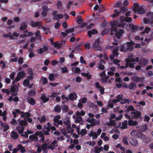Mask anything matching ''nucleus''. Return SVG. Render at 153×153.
I'll return each instance as SVG.
<instances>
[{
  "label": "nucleus",
  "instance_id": "obj_12",
  "mask_svg": "<svg viewBox=\"0 0 153 153\" xmlns=\"http://www.w3.org/2000/svg\"><path fill=\"white\" fill-rule=\"evenodd\" d=\"M100 44V39H99L98 38L95 41L92 47L96 50L100 51L101 50L102 48L99 46Z\"/></svg>",
  "mask_w": 153,
  "mask_h": 153
},
{
  "label": "nucleus",
  "instance_id": "obj_51",
  "mask_svg": "<svg viewBox=\"0 0 153 153\" xmlns=\"http://www.w3.org/2000/svg\"><path fill=\"white\" fill-rule=\"evenodd\" d=\"M129 27L130 28L134 31L137 30L138 29V27L137 26L134 25L132 23L129 25Z\"/></svg>",
  "mask_w": 153,
  "mask_h": 153
},
{
  "label": "nucleus",
  "instance_id": "obj_5",
  "mask_svg": "<svg viewBox=\"0 0 153 153\" xmlns=\"http://www.w3.org/2000/svg\"><path fill=\"white\" fill-rule=\"evenodd\" d=\"M27 125V123L26 120H22L20 121L19 125L16 128V130L19 134H22L24 133L25 126H26Z\"/></svg>",
  "mask_w": 153,
  "mask_h": 153
},
{
  "label": "nucleus",
  "instance_id": "obj_53",
  "mask_svg": "<svg viewBox=\"0 0 153 153\" xmlns=\"http://www.w3.org/2000/svg\"><path fill=\"white\" fill-rule=\"evenodd\" d=\"M41 99L44 102H47L49 100L48 98L46 97L43 94H42V95L41 97Z\"/></svg>",
  "mask_w": 153,
  "mask_h": 153
},
{
  "label": "nucleus",
  "instance_id": "obj_13",
  "mask_svg": "<svg viewBox=\"0 0 153 153\" xmlns=\"http://www.w3.org/2000/svg\"><path fill=\"white\" fill-rule=\"evenodd\" d=\"M87 121L90 124L91 126H94L96 125L99 124L100 123L99 120L97 121L94 118H88L87 120Z\"/></svg>",
  "mask_w": 153,
  "mask_h": 153
},
{
  "label": "nucleus",
  "instance_id": "obj_37",
  "mask_svg": "<svg viewBox=\"0 0 153 153\" xmlns=\"http://www.w3.org/2000/svg\"><path fill=\"white\" fill-rule=\"evenodd\" d=\"M52 44L54 45V46L56 47L57 48L59 49L61 47V45H62L63 43L64 42H61L60 43H58L57 42H56L54 43H53L51 42Z\"/></svg>",
  "mask_w": 153,
  "mask_h": 153
},
{
  "label": "nucleus",
  "instance_id": "obj_1",
  "mask_svg": "<svg viewBox=\"0 0 153 153\" xmlns=\"http://www.w3.org/2000/svg\"><path fill=\"white\" fill-rule=\"evenodd\" d=\"M111 25L112 27L111 35H113L114 33L116 32V35L118 39H120L121 35L124 33V30L119 28L118 22L116 21H114L112 22L111 23Z\"/></svg>",
  "mask_w": 153,
  "mask_h": 153
},
{
  "label": "nucleus",
  "instance_id": "obj_58",
  "mask_svg": "<svg viewBox=\"0 0 153 153\" xmlns=\"http://www.w3.org/2000/svg\"><path fill=\"white\" fill-rule=\"evenodd\" d=\"M60 119V117L59 115H57L55 116L53 119V121L54 123H56L58 122Z\"/></svg>",
  "mask_w": 153,
  "mask_h": 153
},
{
  "label": "nucleus",
  "instance_id": "obj_60",
  "mask_svg": "<svg viewBox=\"0 0 153 153\" xmlns=\"http://www.w3.org/2000/svg\"><path fill=\"white\" fill-rule=\"evenodd\" d=\"M62 134L64 135V136H65V137L68 138H71V136H72V137H73V134H70V135L68 134H67V133L65 132H62Z\"/></svg>",
  "mask_w": 153,
  "mask_h": 153
},
{
  "label": "nucleus",
  "instance_id": "obj_49",
  "mask_svg": "<svg viewBox=\"0 0 153 153\" xmlns=\"http://www.w3.org/2000/svg\"><path fill=\"white\" fill-rule=\"evenodd\" d=\"M72 69V71L74 73H79L80 71L79 68L77 67H73Z\"/></svg>",
  "mask_w": 153,
  "mask_h": 153
},
{
  "label": "nucleus",
  "instance_id": "obj_15",
  "mask_svg": "<svg viewBox=\"0 0 153 153\" xmlns=\"http://www.w3.org/2000/svg\"><path fill=\"white\" fill-rule=\"evenodd\" d=\"M95 85L96 86V87L98 89H99V91L100 92V94L102 95L104 93V88L102 87L101 86L99 83L98 82H96L95 83Z\"/></svg>",
  "mask_w": 153,
  "mask_h": 153
},
{
  "label": "nucleus",
  "instance_id": "obj_2",
  "mask_svg": "<svg viewBox=\"0 0 153 153\" xmlns=\"http://www.w3.org/2000/svg\"><path fill=\"white\" fill-rule=\"evenodd\" d=\"M117 99L111 100V101L113 102L114 103H116L120 102L121 104H129L132 102L131 100L125 98L123 99V95L122 94H120L117 96Z\"/></svg>",
  "mask_w": 153,
  "mask_h": 153
},
{
  "label": "nucleus",
  "instance_id": "obj_30",
  "mask_svg": "<svg viewBox=\"0 0 153 153\" xmlns=\"http://www.w3.org/2000/svg\"><path fill=\"white\" fill-rule=\"evenodd\" d=\"M88 134L90 137H92V139H94L98 137V134L96 132H94L92 131H91L90 133H88Z\"/></svg>",
  "mask_w": 153,
  "mask_h": 153
},
{
  "label": "nucleus",
  "instance_id": "obj_63",
  "mask_svg": "<svg viewBox=\"0 0 153 153\" xmlns=\"http://www.w3.org/2000/svg\"><path fill=\"white\" fill-rule=\"evenodd\" d=\"M87 144H88L90 146H93L95 144V142L94 141H87L86 143Z\"/></svg>",
  "mask_w": 153,
  "mask_h": 153
},
{
  "label": "nucleus",
  "instance_id": "obj_36",
  "mask_svg": "<svg viewBox=\"0 0 153 153\" xmlns=\"http://www.w3.org/2000/svg\"><path fill=\"white\" fill-rule=\"evenodd\" d=\"M11 135L13 139L17 138L19 136V134L14 130H13L11 132Z\"/></svg>",
  "mask_w": 153,
  "mask_h": 153
},
{
  "label": "nucleus",
  "instance_id": "obj_33",
  "mask_svg": "<svg viewBox=\"0 0 153 153\" xmlns=\"http://www.w3.org/2000/svg\"><path fill=\"white\" fill-rule=\"evenodd\" d=\"M97 31L96 29H93L91 30L88 31V34L89 37H91L92 34H95L97 33Z\"/></svg>",
  "mask_w": 153,
  "mask_h": 153
},
{
  "label": "nucleus",
  "instance_id": "obj_10",
  "mask_svg": "<svg viewBox=\"0 0 153 153\" xmlns=\"http://www.w3.org/2000/svg\"><path fill=\"white\" fill-rule=\"evenodd\" d=\"M126 11V8L125 7H122L120 9V11H119L117 9L114 10V14L111 15V17L112 18L116 17L120 14H123Z\"/></svg>",
  "mask_w": 153,
  "mask_h": 153
},
{
  "label": "nucleus",
  "instance_id": "obj_41",
  "mask_svg": "<svg viewBox=\"0 0 153 153\" xmlns=\"http://www.w3.org/2000/svg\"><path fill=\"white\" fill-rule=\"evenodd\" d=\"M27 23L26 22H24L21 24V26L19 27V29L24 30L27 28Z\"/></svg>",
  "mask_w": 153,
  "mask_h": 153
},
{
  "label": "nucleus",
  "instance_id": "obj_11",
  "mask_svg": "<svg viewBox=\"0 0 153 153\" xmlns=\"http://www.w3.org/2000/svg\"><path fill=\"white\" fill-rule=\"evenodd\" d=\"M141 114V113L140 112L135 110V111L131 113V118L137 119L138 118H140Z\"/></svg>",
  "mask_w": 153,
  "mask_h": 153
},
{
  "label": "nucleus",
  "instance_id": "obj_25",
  "mask_svg": "<svg viewBox=\"0 0 153 153\" xmlns=\"http://www.w3.org/2000/svg\"><path fill=\"white\" fill-rule=\"evenodd\" d=\"M137 137L142 139L143 140L145 143H147L148 141L147 140V138L146 137V136L144 135H143L141 132L138 133Z\"/></svg>",
  "mask_w": 153,
  "mask_h": 153
},
{
  "label": "nucleus",
  "instance_id": "obj_42",
  "mask_svg": "<svg viewBox=\"0 0 153 153\" xmlns=\"http://www.w3.org/2000/svg\"><path fill=\"white\" fill-rule=\"evenodd\" d=\"M17 149L18 150H20L22 153H24L25 152V150L24 147L22 146L21 144L18 145L17 146Z\"/></svg>",
  "mask_w": 153,
  "mask_h": 153
},
{
  "label": "nucleus",
  "instance_id": "obj_59",
  "mask_svg": "<svg viewBox=\"0 0 153 153\" xmlns=\"http://www.w3.org/2000/svg\"><path fill=\"white\" fill-rule=\"evenodd\" d=\"M67 130L68 132L69 133H72L74 132V130L71 127L70 125L68 126L67 127Z\"/></svg>",
  "mask_w": 153,
  "mask_h": 153
},
{
  "label": "nucleus",
  "instance_id": "obj_6",
  "mask_svg": "<svg viewBox=\"0 0 153 153\" xmlns=\"http://www.w3.org/2000/svg\"><path fill=\"white\" fill-rule=\"evenodd\" d=\"M147 18L144 19V22L146 24H150L153 26V13H149L147 14Z\"/></svg>",
  "mask_w": 153,
  "mask_h": 153
},
{
  "label": "nucleus",
  "instance_id": "obj_18",
  "mask_svg": "<svg viewBox=\"0 0 153 153\" xmlns=\"http://www.w3.org/2000/svg\"><path fill=\"white\" fill-rule=\"evenodd\" d=\"M42 148L43 149H50L52 150H53L55 148L51 145L48 144L46 143H44L42 145Z\"/></svg>",
  "mask_w": 153,
  "mask_h": 153
},
{
  "label": "nucleus",
  "instance_id": "obj_47",
  "mask_svg": "<svg viewBox=\"0 0 153 153\" xmlns=\"http://www.w3.org/2000/svg\"><path fill=\"white\" fill-rule=\"evenodd\" d=\"M107 125L111 127L115 126L116 125V121L115 120H110V122L107 123Z\"/></svg>",
  "mask_w": 153,
  "mask_h": 153
},
{
  "label": "nucleus",
  "instance_id": "obj_29",
  "mask_svg": "<svg viewBox=\"0 0 153 153\" xmlns=\"http://www.w3.org/2000/svg\"><path fill=\"white\" fill-rule=\"evenodd\" d=\"M126 109V111L127 113L129 111H135L134 108L132 105H130L129 106H126L125 107Z\"/></svg>",
  "mask_w": 153,
  "mask_h": 153
},
{
  "label": "nucleus",
  "instance_id": "obj_64",
  "mask_svg": "<svg viewBox=\"0 0 153 153\" xmlns=\"http://www.w3.org/2000/svg\"><path fill=\"white\" fill-rule=\"evenodd\" d=\"M79 101V102L81 101L82 103L84 104L87 101V99L86 97H85L83 98H81Z\"/></svg>",
  "mask_w": 153,
  "mask_h": 153
},
{
  "label": "nucleus",
  "instance_id": "obj_35",
  "mask_svg": "<svg viewBox=\"0 0 153 153\" xmlns=\"http://www.w3.org/2000/svg\"><path fill=\"white\" fill-rule=\"evenodd\" d=\"M130 144L133 146H135L138 144V141L135 139H131L130 141Z\"/></svg>",
  "mask_w": 153,
  "mask_h": 153
},
{
  "label": "nucleus",
  "instance_id": "obj_38",
  "mask_svg": "<svg viewBox=\"0 0 153 153\" xmlns=\"http://www.w3.org/2000/svg\"><path fill=\"white\" fill-rule=\"evenodd\" d=\"M75 123H78L80 124H82L83 123L82 118L81 116L77 117L75 121Z\"/></svg>",
  "mask_w": 153,
  "mask_h": 153
},
{
  "label": "nucleus",
  "instance_id": "obj_40",
  "mask_svg": "<svg viewBox=\"0 0 153 153\" xmlns=\"http://www.w3.org/2000/svg\"><path fill=\"white\" fill-rule=\"evenodd\" d=\"M147 129V126L146 125H144L139 127L138 130L140 132L146 131Z\"/></svg>",
  "mask_w": 153,
  "mask_h": 153
},
{
  "label": "nucleus",
  "instance_id": "obj_34",
  "mask_svg": "<svg viewBox=\"0 0 153 153\" xmlns=\"http://www.w3.org/2000/svg\"><path fill=\"white\" fill-rule=\"evenodd\" d=\"M126 88H128L130 90H135L136 88V85L134 83H131L128 86H126Z\"/></svg>",
  "mask_w": 153,
  "mask_h": 153
},
{
  "label": "nucleus",
  "instance_id": "obj_31",
  "mask_svg": "<svg viewBox=\"0 0 153 153\" xmlns=\"http://www.w3.org/2000/svg\"><path fill=\"white\" fill-rule=\"evenodd\" d=\"M32 33L31 32H27V31L26 30L23 34H22L20 35V38L22 37L24 38L26 36H32Z\"/></svg>",
  "mask_w": 153,
  "mask_h": 153
},
{
  "label": "nucleus",
  "instance_id": "obj_50",
  "mask_svg": "<svg viewBox=\"0 0 153 153\" xmlns=\"http://www.w3.org/2000/svg\"><path fill=\"white\" fill-rule=\"evenodd\" d=\"M122 139V141L124 144L127 145L128 144V137L126 136H123Z\"/></svg>",
  "mask_w": 153,
  "mask_h": 153
},
{
  "label": "nucleus",
  "instance_id": "obj_62",
  "mask_svg": "<svg viewBox=\"0 0 153 153\" xmlns=\"http://www.w3.org/2000/svg\"><path fill=\"white\" fill-rule=\"evenodd\" d=\"M62 109L63 111L67 112L68 111L69 108L66 105H64L62 107Z\"/></svg>",
  "mask_w": 153,
  "mask_h": 153
},
{
  "label": "nucleus",
  "instance_id": "obj_32",
  "mask_svg": "<svg viewBox=\"0 0 153 153\" xmlns=\"http://www.w3.org/2000/svg\"><path fill=\"white\" fill-rule=\"evenodd\" d=\"M47 49L48 48L46 46H44L42 48L38 49L37 51L38 53L41 54L43 52L46 51Z\"/></svg>",
  "mask_w": 153,
  "mask_h": 153
},
{
  "label": "nucleus",
  "instance_id": "obj_39",
  "mask_svg": "<svg viewBox=\"0 0 153 153\" xmlns=\"http://www.w3.org/2000/svg\"><path fill=\"white\" fill-rule=\"evenodd\" d=\"M0 125L4 128L3 131L5 132L9 128V126L7 124L1 123Z\"/></svg>",
  "mask_w": 153,
  "mask_h": 153
},
{
  "label": "nucleus",
  "instance_id": "obj_57",
  "mask_svg": "<svg viewBox=\"0 0 153 153\" xmlns=\"http://www.w3.org/2000/svg\"><path fill=\"white\" fill-rule=\"evenodd\" d=\"M27 101L28 103L31 105H33L35 104V100L32 98H30Z\"/></svg>",
  "mask_w": 153,
  "mask_h": 153
},
{
  "label": "nucleus",
  "instance_id": "obj_46",
  "mask_svg": "<svg viewBox=\"0 0 153 153\" xmlns=\"http://www.w3.org/2000/svg\"><path fill=\"white\" fill-rule=\"evenodd\" d=\"M128 124L130 126H133L136 125L137 123V122L136 121H134L130 119L128 121Z\"/></svg>",
  "mask_w": 153,
  "mask_h": 153
},
{
  "label": "nucleus",
  "instance_id": "obj_19",
  "mask_svg": "<svg viewBox=\"0 0 153 153\" xmlns=\"http://www.w3.org/2000/svg\"><path fill=\"white\" fill-rule=\"evenodd\" d=\"M132 79L134 82L137 83L138 82H143L144 78L143 77L140 78L137 76H134L132 77Z\"/></svg>",
  "mask_w": 153,
  "mask_h": 153
},
{
  "label": "nucleus",
  "instance_id": "obj_52",
  "mask_svg": "<svg viewBox=\"0 0 153 153\" xmlns=\"http://www.w3.org/2000/svg\"><path fill=\"white\" fill-rule=\"evenodd\" d=\"M150 28L149 27H146L144 30V31L141 33L140 35H142L145 34V33H147L150 31Z\"/></svg>",
  "mask_w": 153,
  "mask_h": 153
},
{
  "label": "nucleus",
  "instance_id": "obj_48",
  "mask_svg": "<svg viewBox=\"0 0 153 153\" xmlns=\"http://www.w3.org/2000/svg\"><path fill=\"white\" fill-rule=\"evenodd\" d=\"M128 121L127 120H125L122 123V126L121 127V128L123 129H124L127 127Z\"/></svg>",
  "mask_w": 153,
  "mask_h": 153
},
{
  "label": "nucleus",
  "instance_id": "obj_14",
  "mask_svg": "<svg viewBox=\"0 0 153 153\" xmlns=\"http://www.w3.org/2000/svg\"><path fill=\"white\" fill-rule=\"evenodd\" d=\"M25 73L22 71L19 72L17 75V76L16 78L14 80L13 83L17 81H19L20 80L21 78H23L25 76Z\"/></svg>",
  "mask_w": 153,
  "mask_h": 153
},
{
  "label": "nucleus",
  "instance_id": "obj_24",
  "mask_svg": "<svg viewBox=\"0 0 153 153\" xmlns=\"http://www.w3.org/2000/svg\"><path fill=\"white\" fill-rule=\"evenodd\" d=\"M68 98L71 100H75L77 98V95L75 92L70 94L68 96Z\"/></svg>",
  "mask_w": 153,
  "mask_h": 153
},
{
  "label": "nucleus",
  "instance_id": "obj_28",
  "mask_svg": "<svg viewBox=\"0 0 153 153\" xmlns=\"http://www.w3.org/2000/svg\"><path fill=\"white\" fill-rule=\"evenodd\" d=\"M76 129L77 133L79 135H81L82 136H84L87 133L86 131L84 129H82L80 131H79V127H77Z\"/></svg>",
  "mask_w": 153,
  "mask_h": 153
},
{
  "label": "nucleus",
  "instance_id": "obj_43",
  "mask_svg": "<svg viewBox=\"0 0 153 153\" xmlns=\"http://www.w3.org/2000/svg\"><path fill=\"white\" fill-rule=\"evenodd\" d=\"M37 120L40 123L44 122L46 121V118L45 116H43L41 117H39L37 118Z\"/></svg>",
  "mask_w": 153,
  "mask_h": 153
},
{
  "label": "nucleus",
  "instance_id": "obj_26",
  "mask_svg": "<svg viewBox=\"0 0 153 153\" xmlns=\"http://www.w3.org/2000/svg\"><path fill=\"white\" fill-rule=\"evenodd\" d=\"M33 26L34 27H39V28L43 29L44 30H47V28L45 27H44L42 26L41 25V23L40 22H35L33 25Z\"/></svg>",
  "mask_w": 153,
  "mask_h": 153
},
{
  "label": "nucleus",
  "instance_id": "obj_4",
  "mask_svg": "<svg viewBox=\"0 0 153 153\" xmlns=\"http://www.w3.org/2000/svg\"><path fill=\"white\" fill-rule=\"evenodd\" d=\"M135 43L132 42H127L122 45L120 46V50L122 51L127 52L128 50H131L133 49V46Z\"/></svg>",
  "mask_w": 153,
  "mask_h": 153
},
{
  "label": "nucleus",
  "instance_id": "obj_3",
  "mask_svg": "<svg viewBox=\"0 0 153 153\" xmlns=\"http://www.w3.org/2000/svg\"><path fill=\"white\" fill-rule=\"evenodd\" d=\"M43 135L41 132H37L35 133V134H32L30 136L29 138L32 139L34 141H38L39 140L41 142L44 141V138Z\"/></svg>",
  "mask_w": 153,
  "mask_h": 153
},
{
  "label": "nucleus",
  "instance_id": "obj_7",
  "mask_svg": "<svg viewBox=\"0 0 153 153\" xmlns=\"http://www.w3.org/2000/svg\"><path fill=\"white\" fill-rule=\"evenodd\" d=\"M134 11L139 14H142L144 13L145 10L141 6L139 5L137 3H136L134 4Z\"/></svg>",
  "mask_w": 153,
  "mask_h": 153
},
{
  "label": "nucleus",
  "instance_id": "obj_61",
  "mask_svg": "<svg viewBox=\"0 0 153 153\" xmlns=\"http://www.w3.org/2000/svg\"><path fill=\"white\" fill-rule=\"evenodd\" d=\"M57 8L59 10H61L62 8V4L61 2L58 1L57 4Z\"/></svg>",
  "mask_w": 153,
  "mask_h": 153
},
{
  "label": "nucleus",
  "instance_id": "obj_23",
  "mask_svg": "<svg viewBox=\"0 0 153 153\" xmlns=\"http://www.w3.org/2000/svg\"><path fill=\"white\" fill-rule=\"evenodd\" d=\"M126 62V65L125 66H122L120 67L121 69H123L124 68H126L128 66L131 68H133L134 65V63H130V62L128 61H127Z\"/></svg>",
  "mask_w": 153,
  "mask_h": 153
},
{
  "label": "nucleus",
  "instance_id": "obj_55",
  "mask_svg": "<svg viewBox=\"0 0 153 153\" xmlns=\"http://www.w3.org/2000/svg\"><path fill=\"white\" fill-rule=\"evenodd\" d=\"M10 91L12 92L17 93V86L14 85L12 86L10 88Z\"/></svg>",
  "mask_w": 153,
  "mask_h": 153
},
{
  "label": "nucleus",
  "instance_id": "obj_16",
  "mask_svg": "<svg viewBox=\"0 0 153 153\" xmlns=\"http://www.w3.org/2000/svg\"><path fill=\"white\" fill-rule=\"evenodd\" d=\"M95 85L96 86V87L98 89H99V91L100 92V94L102 95L104 93V88L102 87L101 86L99 83L98 82H96L95 83Z\"/></svg>",
  "mask_w": 153,
  "mask_h": 153
},
{
  "label": "nucleus",
  "instance_id": "obj_44",
  "mask_svg": "<svg viewBox=\"0 0 153 153\" xmlns=\"http://www.w3.org/2000/svg\"><path fill=\"white\" fill-rule=\"evenodd\" d=\"M64 124L67 126H68L70 124V120L68 117L64 118L63 120Z\"/></svg>",
  "mask_w": 153,
  "mask_h": 153
},
{
  "label": "nucleus",
  "instance_id": "obj_9",
  "mask_svg": "<svg viewBox=\"0 0 153 153\" xmlns=\"http://www.w3.org/2000/svg\"><path fill=\"white\" fill-rule=\"evenodd\" d=\"M128 58L125 60L126 62L127 61L130 62V63H134V65L135 64V62H138L139 61V58L138 57H134L131 53H129L128 55Z\"/></svg>",
  "mask_w": 153,
  "mask_h": 153
},
{
  "label": "nucleus",
  "instance_id": "obj_54",
  "mask_svg": "<svg viewBox=\"0 0 153 153\" xmlns=\"http://www.w3.org/2000/svg\"><path fill=\"white\" fill-rule=\"evenodd\" d=\"M49 79L51 81H53L55 79L54 75L53 74H50L48 76Z\"/></svg>",
  "mask_w": 153,
  "mask_h": 153
},
{
  "label": "nucleus",
  "instance_id": "obj_22",
  "mask_svg": "<svg viewBox=\"0 0 153 153\" xmlns=\"http://www.w3.org/2000/svg\"><path fill=\"white\" fill-rule=\"evenodd\" d=\"M52 14L54 16V19L56 20L61 19L63 17V15L60 14H58L56 11H54Z\"/></svg>",
  "mask_w": 153,
  "mask_h": 153
},
{
  "label": "nucleus",
  "instance_id": "obj_56",
  "mask_svg": "<svg viewBox=\"0 0 153 153\" xmlns=\"http://www.w3.org/2000/svg\"><path fill=\"white\" fill-rule=\"evenodd\" d=\"M139 132L135 130H133L131 132V134L132 136L137 137Z\"/></svg>",
  "mask_w": 153,
  "mask_h": 153
},
{
  "label": "nucleus",
  "instance_id": "obj_8",
  "mask_svg": "<svg viewBox=\"0 0 153 153\" xmlns=\"http://www.w3.org/2000/svg\"><path fill=\"white\" fill-rule=\"evenodd\" d=\"M19 34L16 32H14L12 34L11 33H8L7 34H4L3 36L5 38L9 37L10 39L14 40L16 39V37H18Z\"/></svg>",
  "mask_w": 153,
  "mask_h": 153
},
{
  "label": "nucleus",
  "instance_id": "obj_27",
  "mask_svg": "<svg viewBox=\"0 0 153 153\" xmlns=\"http://www.w3.org/2000/svg\"><path fill=\"white\" fill-rule=\"evenodd\" d=\"M118 54V50L115 49L113 51V54L110 56V58L111 60H113L114 57H116L117 56Z\"/></svg>",
  "mask_w": 153,
  "mask_h": 153
},
{
  "label": "nucleus",
  "instance_id": "obj_21",
  "mask_svg": "<svg viewBox=\"0 0 153 153\" xmlns=\"http://www.w3.org/2000/svg\"><path fill=\"white\" fill-rule=\"evenodd\" d=\"M138 62H139V64L142 66H145L148 63L147 59L143 58H141Z\"/></svg>",
  "mask_w": 153,
  "mask_h": 153
},
{
  "label": "nucleus",
  "instance_id": "obj_17",
  "mask_svg": "<svg viewBox=\"0 0 153 153\" xmlns=\"http://www.w3.org/2000/svg\"><path fill=\"white\" fill-rule=\"evenodd\" d=\"M95 85L96 86V87L98 89H99V91L100 92V94L102 95L104 93V88L102 87L101 86L99 83L98 82H96L95 83Z\"/></svg>",
  "mask_w": 153,
  "mask_h": 153
},
{
  "label": "nucleus",
  "instance_id": "obj_45",
  "mask_svg": "<svg viewBox=\"0 0 153 153\" xmlns=\"http://www.w3.org/2000/svg\"><path fill=\"white\" fill-rule=\"evenodd\" d=\"M61 106L59 104L57 105L54 108V111L57 113L60 112L61 111Z\"/></svg>",
  "mask_w": 153,
  "mask_h": 153
},
{
  "label": "nucleus",
  "instance_id": "obj_20",
  "mask_svg": "<svg viewBox=\"0 0 153 153\" xmlns=\"http://www.w3.org/2000/svg\"><path fill=\"white\" fill-rule=\"evenodd\" d=\"M105 63V61L102 59H100L99 63L97 64L98 66V69L99 70H102L104 68V64Z\"/></svg>",
  "mask_w": 153,
  "mask_h": 153
}]
</instances>
